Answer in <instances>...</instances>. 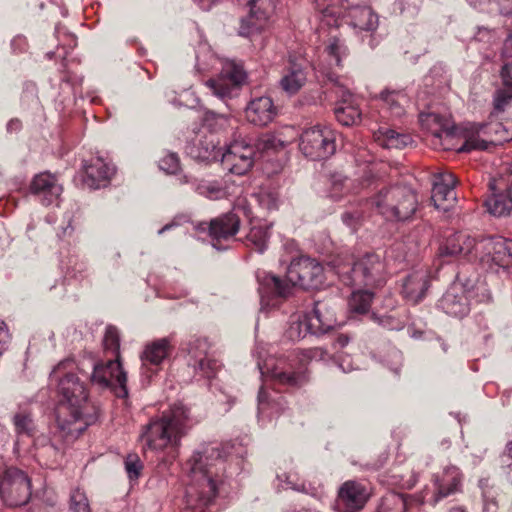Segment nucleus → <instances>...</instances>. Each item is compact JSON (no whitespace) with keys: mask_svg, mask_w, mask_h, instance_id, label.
<instances>
[{"mask_svg":"<svg viewBox=\"0 0 512 512\" xmlns=\"http://www.w3.org/2000/svg\"><path fill=\"white\" fill-rule=\"evenodd\" d=\"M380 99L387 105L393 115L400 116L403 114V103L406 101V95L402 91L386 89L380 93Z\"/></svg>","mask_w":512,"mask_h":512,"instance_id":"obj_43","label":"nucleus"},{"mask_svg":"<svg viewBox=\"0 0 512 512\" xmlns=\"http://www.w3.org/2000/svg\"><path fill=\"white\" fill-rule=\"evenodd\" d=\"M313 322H309V315L296 313L290 316L285 336L291 341H299L308 334L312 335Z\"/></svg>","mask_w":512,"mask_h":512,"instance_id":"obj_32","label":"nucleus"},{"mask_svg":"<svg viewBox=\"0 0 512 512\" xmlns=\"http://www.w3.org/2000/svg\"><path fill=\"white\" fill-rule=\"evenodd\" d=\"M431 276L427 270H417L409 274L402 285V295L407 302L418 304L430 287Z\"/></svg>","mask_w":512,"mask_h":512,"instance_id":"obj_22","label":"nucleus"},{"mask_svg":"<svg viewBox=\"0 0 512 512\" xmlns=\"http://www.w3.org/2000/svg\"><path fill=\"white\" fill-rule=\"evenodd\" d=\"M334 114L337 121L343 126L357 125L361 121V111L355 104L335 105Z\"/></svg>","mask_w":512,"mask_h":512,"instance_id":"obj_39","label":"nucleus"},{"mask_svg":"<svg viewBox=\"0 0 512 512\" xmlns=\"http://www.w3.org/2000/svg\"><path fill=\"white\" fill-rule=\"evenodd\" d=\"M348 341H349V339H348V337H347V336H345V335H340V336L337 338V340H336L337 344H338L340 347H344V346H346V345H347V343H348Z\"/></svg>","mask_w":512,"mask_h":512,"instance_id":"obj_61","label":"nucleus"},{"mask_svg":"<svg viewBox=\"0 0 512 512\" xmlns=\"http://www.w3.org/2000/svg\"><path fill=\"white\" fill-rule=\"evenodd\" d=\"M239 227L240 219L233 212L223 214L211 220L209 235L213 241V246L220 249V242L227 241L234 237L237 234Z\"/></svg>","mask_w":512,"mask_h":512,"instance_id":"obj_25","label":"nucleus"},{"mask_svg":"<svg viewBox=\"0 0 512 512\" xmlns=\"http://www.w3.org/2000/svg\"><path fill=\"white\" fill-rule=\"evenodd\" d=\"M478 258L490 269L494 266L506 269L512 265V240L490 237L478 241Z\"/></svg>","mask_w":512,"mask_h":512,"instance_id":"obj_11","label":"nucleus"},{"mask_svg":"<svg viewBox=\"0 0 512 512\" xmlns=\"http://www.w3.org/2000/svg\"><path fill=\"white\" fill-rule=\"evenodd\" d=\"M114 172V167L105 163L103 159L96 158L85 167L84 182L88 187L98 189L106 184Z\"/></svg>","mask_w":512,"mask_h":512,"instance_id":"obj_30","label":"nucleus"},{"mask_svg":"<svg viewBox=\"0 0 512 512\" xmlns=\"http://www.w3.org/2000/svg\"><path fill=\"white\" fill-rule=\"evenodd\" d=\"M322 20L326 21L328 25H338V18L341 14L340 9L334 6H327L322 11Z\"/></svg>","mask_w":512,"mask_h":512,"instance_id":"obj_57","label":"nucleus"},{"mask_svg":"<svg viewBox=\"0 0 512 512\" xmlns=\"http://www.w3.org/2000/svg\"><path fill=\"white\" fill-rule=\"evenodd\" d=\"M336 273L347 286L377 287L386 281V264L376 253H366L352 265H338Z\"/></svg>","mask_w":512,"mask_h":512,"instance_id":"obj_7","label":"nucleus"},{"mask_svg":"<svg viewBox=\"0 0 512 512\" xmlns=\"http://www.w3.org/2000/svg\"><path fill=\"white\" fill-rule=\"evenodd\" d=\"M485 205L490 214L502 217L509 215L512 211V197L507 194H494L485 201Z\"/></svg>","mask_w":512,"mask_h":512,"instance_id":"obj_37","label":"nucleus"},{"mask_svg":"<svg viewBox=\"0 0 512 512\" xmlns=\"http://www.w3.org/2000/svg\"><path fill=\"white\" fill-rule=\"evenodd\" d=\"M455 177L450 172H439L433 176L431 200L436 209L448 211L456 201Z\"/></svg>","mask_w":512,"mask_h":512,"instance_id":"obj_16","label":"nucleus"},{"mask_svg":"<svg viewBox=\"0 0 512 512\" xmlns=\"http://www.w3.org/2000/svg\"><path fill=\"white\" fill-rule=\"evenodd\" d=\"M103 347L106 351L115 354V359L120 360V338L118 330L113 326H108L103 338Z\"/></svg>","mask_w":512,"mask_h":512,"instance_id":"obj_46","label":"nucleus"},{"mask_svg":"<svg viewBox=\"0 0 512 512\" xmlns=\"http://www.w3.org/2000/svg\"><path fill=\"white\" fill-rule=\"evenodd\" d=\"M438 306L447 315L459 318L470 311L468 295L460 284L452 285L439 300Z\"/></svg>","mask_w":512,"mask_h":512,"instance_id":"obj_20","label":"nucleus"},{"mask_svg":"<svg viewBox=\"0 0 512 512\" xmlns=\"http://www.w3.org/2000/svg\"><path fill=\"white\" fill-rule=\"evenodd\" d=\"M70 510L72 512H91L89 500L83 490L75 488L70 494Z\"/></svg>","mask_w":512,"mask_h":512,"instance_id":"obj_45","label":"nucleus"},{"mask_svg":"<svg viewBox=\"0 0 512 512\" xmlns=\"http://www.w3.org/2000/svg\"><path fill=\"white\" fill-rule=\"evenodd\" d=\"M374 138L380 146L388 149H402L412 143L409 134L400 133L387 127H380L375 131Z\"/></svg>","mask_w":512,"mask_h":512,"instance_id":"obj_31","label":"nucleus"},{"mask_svg":"<svg viewBox=\"0 0 512 512\" xmlns=\"http://www.w3.org/2000/svg\"><path fill=\"white\" fill-rule=\"evenodd\" d=\"M191 182V179L187 176V175H184L180 178V183L181 184H188Z\"/></svg>","mask_w":512,"mask_h":512,"instance_id":"obj_64","label":"nucleus"},{"mask_svg":"<svg viewBox=\"0 0 512 512\" xmlns=\"http://www.w3.org/2000/svg\"><path fill=\"white\" fill-rule=\"evenodd\" d=\"M190 483L184 496L185 509L205 512L217 495V483L224 471V455L218 445H205L188 460Z\"/></svg>","mask_w":512,"mask_h":512,"instance_id":"obj_2","label":"nucleus"},{"mask_svg":"<svg viewBox=\"0 0 512 512\" xmlns=\"http://www.w3.org/2000/svg\"><path fill=\"white\" fill-rule=\"evenodd\" d=\"M30 191L36 195L44 205L55 203L62 193V187L54 175L40 173L31 182Z\"/></svg>","mask_w":512,"mask_h":512,"instance_id":"obj_26","label":"nucleus"},{"mask_svg":"<svg viewBox=\"0 0 512 512\" xmlns=\"http://www.w3.org/2000/svg\"><path fill=\"white\" fill-rule=\"evenodd\" d=\"M276 107L270 97L261 96L252 99L245 108L246 120L259 127L268 125L276 116Z\"/></svg>","mask_w":512,"mask_h":512,"instance_id":"obj_24","label":"nucleus"},{"mask_svg":"<svg viewBox=\"0 0 512 512\" xmlns=\"http://www.w3.org/2000/svg\"><path fill=\"white\" fill-rule=\"evenodd\" d=\"M369 203L383 218L396 222L412 219L419 207L417 193L405 185L383 186L369 198Z\"/></svg>","mask_w":512,"mask_h":512,"instance_id":"obj_5","label":"nucleus"},{"mask_svg":"<svg viewBox=\"0 0 512 512\" xmlns=\"http://www.w3.org/2000/svg\"><path fill=\"white\" fill-rule=\"evenodd\" d=\"M172 348L170 339L166 337L146 344L140 355L143 373L155 372L153 367L157 368L168 357Z\"/></svg>","mask_w":512,"mask_h":512,"instance_id":"obj_23","label":"nucleus"},{"mask_svg":"<svg viewBox=\"0 0 512 512\" xmlns=\"http://www.w3.org/2000/svg\"><path fill=\"white\" fill-rule=\"evenodd\" d=\"M159 168L167 174H176L180 170V160L176 153H166L158 162Z\"/></svg>","mask_w":512,"mask_h":512,"instance_id":"obj_53","label":"nucleus"},{"mask_svg":"<svg viewBox=\"0 0 512 512\" xmlns=\"http://www.w3.org/2000/svg\"><path fill=\"white\" fill-rule=\"evenodd\" d=\"M257 279L261 304L275 306L278 299L291 296L296 286L305 290L319 288L324 284L325 275L317 260L302 256L291 261L284 278L262 272Z\"/></svg>","mask_w":512,"mask_h":512,"instance_id":"obj_3","label":"nucleus"},{"mask_svg":"<svg viewBox=\"0 0 512 512\" xmlns=\"http://www.w3.org/2000/svg\"><path fill=\"white\" fill-rule=\"evenodd\" d=\"M211 344L207 338L195 337L187 344L188 365L202 376L211 378L220 367L219 362L210 353Z\"/></svg>","mask_w":512,"mask_h":512,"instance_id":"obj_14","label":"nucleus"},{"mask_svg":"<svg viewBox=\"0 0 512 512\" xmlns=\"http://www.w3.org/2000/svg\"><path fill=\"white\" fill-rule=\"evenodd\" d=\"M481 123H469L462 127L460 136L464 143L459 147V152H471L473 150H487L489 145L483 134Z\"/></svg>","mask_w":512,"mask_h":512,"instance_id":"obj_29","label":"nucleus"},{"mask_svg":"<svg viewBox=\"0 0 512 512\" xmlns=\"http://www.w3.org/2000/svg\"><path fill=\"white\" fill-rule=\"evenodd\" d=\"M309 315V322H313L312 335H321L330 331L336 325L334 314L326 303L317 301Z\"/></svg>","mask_w":512,"mask_h":512,"instance_id":"obj_28","label":"nucleus"},{"mask_svg":"<svg viewBox=\"0 0 512 512\" xmlns=\"http://www.w3.org/2000/svg\"><path fill=\"white\" fill-rule=\"evenodd\" d=\"M173 226H175L174 223H169V224H166L165 226H163L159 231H158V234H163L165 231L167 230H170Z\"/></svg>","mask_w":512,"mask_h":512,"instance_id":"obj_63","label":"nucleus"},{"mask_svg":"<svg viewBox=\"0 0 512 512\" xmlns=\"http://www.w3.org/2000/svg\"><path fill=\"white\" fill-rule=\"evenodd\" d=\"M249 15L241 21L240 35L248 36L264 27L274 0H248Z\"/></svg>","mask_w":512,"mask_h":512,"instance_id":"obj_19","label":"nucleus"},{"mask_svg":"<svg viewBox=\"0 0 512 512\" xmlns=\"http://www.w3.org/2000/svg\"><path fill=\"white\" fill-rule=\"evenodd\" d=\"M260 206L267 210H275L278 208L279 194L274 190L264 189L256 195Z\"/></svg>","mask_w":512,"mask_h":512,"instance_id":"obj_52","label":"nucleus"},{"mask_svg":"<svg viewBox=\"0 0 512 512\" xmlns=\"http://www.w3.org/2000/svg\"><path fill=\"white\" fill-rule=\"evenodd\" d=\"M325 51L330 58V65H335L337 67L342 66L343 58L348 55V48L345 45L344 40L336 36L329 39Z\"/></svg>","mask_w":512,"mask_h":512,"instance_id":"obj_41","label":"nucleus"},{"mask_svg":"<svg viewBox=\"0 0 512 512\" xmlns=\"http://www.w3.org/2000/svg\"><path fill=\"white\" fill-rule=\"evenodd\" d=\"M489 11H496L505 16L512 15V0H492Z\"/></svg>","mask_w":512,"mask_h":512,"instance_id":"obj_56","label":"nucleus"},{"mask_svg":"<svg viewBox=\"0 0 512 512\" xmlns=\"http://www.w3.org/2000/svg\"><path fill=\"white\" fill-rule=\"evenodd\" d=\"M307 76L298 65L291 66L280 80V87L289 95L296 94L305 84Z\"/></svg>","mask_w":512,"mask_h":512,"instance_id":"obj_34","label":"nucleus"},{"mask_svg":"<svg viewBox=\"0 0 512 512\" xmlns=\"http://www.w3.org/2000/svg\"><path fill=\"white\" fill-rule=\"evenodd\" d=\"M125 470L130 481L137 480L143 470V463L135 453H130L124 461Z\"/></svg>","mask_w":512,"mask_h":512,"instance_id":"obj_49","label":"nucleus"},{"mask_svg":"<svg viewBox=\"0 0 512 512\" xmlns=\"http://www.w3.org/2000/svg\"><path fill=\"white\" fill-rule=\"evenodd\" d=\"M79 371L82 374L89 375L91 383L101 389H115L118 397L128 395L127 375L122 368L121 361L118 359H110L106 362L83 361Z\"/></svg>","mask_w":512,"mask_h":512,"instance_id":"obj_8","label":"nucleus"},{"mask_svg":"<svg viewBox=\"0 0 512 512\" xmlns=\"http://www.w3.org/2000/svg\"><path fill=\"white\" fill-rule=\"evenodd\" d=\"M270 238V226L266 224L253 226L246 236V245L259 253H263Z\"/></svg>","mask_w":512,"mask_h":512,"instance_id":"obj_36","label":"nucleus"},{"mask_svg":"<svg viewBox=\"0 0 512 512\" xmlns=\"http://www.w3.org/2000/svg\"><path fill=\"white\" fill-rule=\"evenodd\" d=\"M436 491L431 503L437 504L441 499L459 491L461 485V474L457 467L449 466L444 469L441 476L435 478Z\"/></svg>","mask_w":512,"mask_h":512,"instance_id":"obj_27","label":"nucleus"},{"mask_svg":"<svg viewBox=\"0 0 512 512\" xmlns=\"http://www.w3.org/2000/svg\"><path fill=\"white\" fill-rule=\"evenodd\" d=\"M206 126L214 132L224 130L230 125V118L228 115L219 114L213 111H208L204 118Z\"/></svg>","mask_w":512,"mask_h":512,"instance_id":"obj_47","label":"nucleus"},{"mask_svg":"<svg viewBox=\"0 0 512 512\" xmlns=\"http://www.w3.org/2000/svg\"><path fill=\"white\" fill-rule=\"evenodd\" d=\"M191 427L189 409L181 403L174 404L142 426L139 441L144 451H169L174 458L181 439Z\"/></svg>","mask_w":512,"mask_h":512,"instance_id":"obj_4","label":"nucleus"},{"mask_svg":"<svg viewBox=\"0 0 512 512\" xmlns=\"http://www.w3.org/2000/svg\"><path fill=\"white\" fill-rule=\"evenodd\" d=\"M282 396L278 395L277 398H270L269 394L264 390L263 387L260 388L258 393V413L265 414L268 409H282L281 406Z\"/></svg>","mask_w":512,"mask_h":512,"instance_id":"obj_48","label":"nucleus"},{"mask_svg":"<svg viewBox=\"0 0 512 512\" xmlns=\"http://www.w3.org/2000/svg\"><path fill=\"white\" fill-rule=\"evenodd\" d=\"M299 147L306 157L324 160L336 151L335 135L329 128L314 126L303 131Z\"/></svg>","mask_w":512,"mask_h":512,"instance_id":"obj_9","label":"nucleus"},{"mask_svg":"<svg viewBox=\"0 0 512 512\" xmlns=\"http://www.w3.org/2000/svg\"><path fill=\"white\" fill-rule=\"evenodd\" d=\"M345 21L356 33L372 36L379 25L378 15L368 6H353L345 15Z\"/></svg>","mask_w":512,"mask_h":512,"instance_id":"obj_21","label":"nucleus"},{"mask_svg":"<svg viewBox=\"0 0 512 512\" xmlns=\"http://www.w3.org/2000/svg\"><path fill=\"white\" fill-rule=\"evenodd\" d=\"M0 496L10 507L25 505L31 497V481L22 470L9 467L0 480Z\"/></svg>","mask_w":512,"mask_h":512,"instance_id":"obj_10","label":"nucleus"},{"mask_svg":"<svg viewBox=\"0 0 512 512\" xmlns=\"http://www.w3.org/2000/svg\"><path fill=\"white\" fill-rule=\"evenodd\" d=\"M362 213L358 210L355 211H345L342 214V221L345 225L350 227L353 230H356L357 227L360 225L362 220Z\"/></svg>","mask_w":512,"mask_h":512,"instance_id":"obj_55","label":"nucleus"},{"mask_svg":"<svg viewBox=\"0 0 512 512\" xmlns=\"http://www.w3.org/2000/svg\"><path fill=\"white\" fill-rule=\"evenodd\" d=\"M15 433L18 437H33L37 432V427L33 418V413L28 407H19L12 417Z\"/></svg>","mask_w":512,"mask_h":512,"instance_id":"obj_33","label":"nucleus"},{"mask_svg":"<svg viewBox=\"0 0 512 512\" xmlns=\"http://www.w3.org/2000/svg\"><path fill=\"white\" fill-rule=\"evenodd\" d=\"M253 146L255 147L256 152H264L282 148L284 147V142L273 134L265 133L258 138L257 142Z\"/></svg>","mask_w":512,"mask_h":512,"instance_id":"obj_50","label":"nucleus"},{"mask_svg":"<svg viewBox=\"0 0 512 512\" xmlns=\"http://www.w3.org/2000/svg\"><path fill=\"white\" fill-rule=\"evenodd\" d=\"M256 157L255 147L246 140H235L222 152L221 164L228 172L244 175L251 170Z\"/></svg>","mask_w":512,"mask_h":512,"instance_id":"obj_12","label":"nucleus"},{"mask_svg":"<svg viewBox=\"0 0 512 512\" xmlns=\"http://www.w3.org/2000/svg\"><path fill=\"white\" fill-rule=\"evenodd\" d=\"M505 453L507 454V456H508L509 458H511V459H512V441H509V442L506 444Z\"/></svg>","mask_w":512,"mask_h":512,"instance_id":"obj_62","label":"nucleus"},{"mask_svg":"<svg viewBox=\"0 0 512 512\" xmlns=\"http://www.w3.org/2000/svg\"><path fill=\"white\" fill-rule=\"evenodd\" d=\"M373 293L368 290H358L351 294L349 299V308L352 312L363 314L366 313L371 305Z\"/></svg>","mask_w":512,"mask_h":512,"instance_id":"obj_44","label":"nucleus"},{"mask_svg":"<svg viewBox=\"0 0 512 512\" xmlns=\"http://www.w3.org/2000/svg\"><path fill=\"white\" fill-rule=\"evenodd\" d=\"M474 37L479 42L490 43L495 39L496 31L486 27H479Z\"/></svg>","mask_w":512,"mask_h":512,"instance_id":"obj_58","label":"nucleus"},{"mask_svg":"<svg viewBox=\"0 0 512 512\" xmlns=\"http://www.w3.org/2000/svg\"><path fill=\"white\" fill-rule=\"evenodd\" d=\"M329 80L334 83L332 92L338 99L336 105L346 106L349 104H355L353 94L340 84L338 78H334L333 76L329 75Z\"/></svg>","mask_w":512,"mask_h":512,"instance_id":"obj_51","label":"nucleus"},{"mask_svg":"<svg viewBox=\"0 0 512 512\" xmlns=\"http://www.w3.org/2000/svg\"><path fill=\"white\" fill-rule=\"evenodd\" d=\"M257 366L262 377L269 378L281 385L301 386L307 381V368L298 350L278 358L264 357L262 351L256 350Z\"/></svg>","mask_w":512,"mask_h":512,"instance_id":"obj_6","label":"nucleus"},{"mask_svg":"<svg viewBox=\"0 0 512 512\" xmlns=\"http://www.w3.org/2000/svg\"><path fill=\"white\" fill-rule=\"evenodd\" d=\"M299 354H301V359L303 363H305V367L310 361H321L329 358V352L322 347H313L306 350H298Z\"/></svg>","mask_w":512,"mask_h":512,"instance_id":"obj_54","label":"nucleus"},{"mask_svg":"<svg viewBox=\"0 0 512 512\" xmlns=\"http://www.w3.org/2000/svg\"><path fill=\"white\" fill-rule=\"evenodd\" d=\"M367 488L355 480L345 481L338 489L336 507L339 512H358L367 503Z\"/></svg>","mask_w":512,"mask_h":512,"instance_id":"obj_15","label":"nucleus"},{"mask_svg":"<svg viewBox=\"0 0 512 512\" xmlns=\"http://www.w3.org/2000/svg\"><path fill=\"white\" fill-rule=\"evenodd\" d=\"M481 124L489 146L502 144L512 139V131L508 130L501 122L491 121Z\"/></svg>","mask_w":512,"mask_h":512,"instance_id":"obj_35","label":"nucleus"},{"mask_svg":"<svg viewBox=\"0 0 512 512\" xmlns=\"http://www.w3.org/2000/svg\"><path fill=\"white\" fill-rule=\"evenodd\" d=\"M439 250L442 256H461L471 260L478 258L479 245L469 234L457 232L447 237Z\"/></svg>","mask_w":512,"mask_h":512,"instance_id":"obj_18","label":"nucleus"},{"mask_svg":"<svg viewBox=\"0 0 512 512\" xmlns=\"http://www.w3.org/2000/svg\"><path fill=\"white\" fill-rule=\"evenodd\" d=\"M469 4L475 8L481 7L482 5L488 4L489 6L492 4V0H467Z\"/></svg>","mask_w":512,"mask_h":512,"instance_id":"obj_60","label":"nucleus"},{"mask_svg":"<svg viewBox=\"0 0 512 512\" xmlns=\"http://www.w3.org/2000/svg\"><path fill=\"white\" fill-rule=\"evenodd\" d=\"M426 120L429 124L436 126L435 129L431 130L435 137L442 138L445 135L448 138L456 135V128L451 123L449 118L438 115L436 113H430L427 115Z\"/></svg>","mask_w":512,"mask_h":512,"instance_id":"obj_40","label":"nucleus"},{"mask_svg":"<svg viewBox=\"0 0 512 512\" xmlns=\"http://www.w3.org/2000/svg\"><path fill=\"white\" fill-rule=\"evenodd\" d=\"M218 144L219 141L214 133L200 132L189 142L186 150L195 160L211 162L222 156V148Z\"/></svg>","mask_w":512,"mask_h":512,"instance_id":"obj_17","label":"nucleus"},{"mask_svg":"<svg viewBox=\"0 0 512 512\" xmlns=\"http://www.w3.org/2000/svg\"><path fill=\"white\" fill-rule=\"evenodd\" d=\"M194 184L196 192L208 199L217 200L226 196L225 188L218 181L201 180Z\"/></svg>","mask_w":512,"mask_h":512,"instance_id":"obj_42","label":"nucleus"},{"mask_svg":"<svg viewBox=\"0 0 512 512\" xmlns=\"http://www.w3.org/2000/svg\"><path fill=\"white\" fill-rule=\"evenodd\" d=\"M62 400L56 407L53 439L74 442L98 417V409L88 399L87 390L79 378L68 373L59 381Z\"/></svg>","mask_w":512,"mask_h":512,"instance_id":"obj_1","label":"nucleus"},{"mask_svg":"<svg viewBox=\"0 0 512 512\" xmlns=\"http://www.w3.org/2000/svg\"><path fill=\"white\" fill-rule=\"evenodd\" d=\"M353 192L356 193L357 189L354 186L353 180L350 178L340 174L335 173L331 176V189H330V197L339 200L344 195Z\"/></svg>","mask_w":512,"mask_h":512,"instance_id":"obj_38","label":"nucleus"},{"mask_svg":"<svg viewBox=\"0 0 512 512\" xmlns=\"http://www.w3.org/2000/svg\"><path fill=\"white\" fill-rule=\"evenodd\" d=\"M11 336L4 321L0 320V355L8 348Z\"/></svg>","mask_w":512,"mask_h":512,"instance_id":"obj_59","label":"nucleus"},{"mask_svg":"<svg viewBox=\"0 0 512 512\" xmlns=\"http://www.w3.org/2000/svg\"><path fill=\"white\" fill-rule=\"evenodd\" d=\"M246 80V72L242 64L235 61H227L218 79H210L206 82L207 87L218 98L225 100L231 98Z\"/></svg>","mask_w":512,"mask_h":512,"instance_id":"obj_13","label":"nucleus"}]
</instances>
